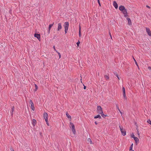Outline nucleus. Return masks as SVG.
I'll return each instance as SVG.
<instances>
[{
    "label": "nucleus",
    "instance_id": "20e7f679",
    "mask_svg": "<svg viewBox=\"0 0 151 151\" xmlns=\"http://www.w3.org/2000/svg\"><path fill=\"white\" fill-rule=\"evenodd\" d=\"M97 111L99 114L103 113V111L101 107L100 106H98L97 107Z\"/></svg>",
    "mask_w": 151,
    "mask_h": 151
},
{
    "label": "nucleus",
    "instance_id": "5701e85b",
    "mask_svg": "<svg viewBox=\"0 0 151 151\" xmlns=\"http://www.w3.org/2000/svg\"><path fill=\"white\" fill-rule=\"evenodd\" d=\"M122 89L123 94L125 93V91L124 88V87H122Z\"/></svg>",
    "mask_w": 151,
    "mask_h": 151
},
{
    "label": "nucleus",
    "instance_id": "f03ea898",
    "mask_svg": "<svg viewBox=\"0 0 151 151\" xmlns=\"http://www.w3.org/2000/svg\"><path fill=\"white\" fill-rule=\"evenodd\" d=\"M70 127H71L72 128V132H73V134H75L76 133V131L74 124L71 122H70Z\"/></svg>",
    "mask_w": 151,
    "mask_h": 151
},
{
    "label": "nucleus",
    "instance_id": "79ce46f5",
    "mask_svg": "<svg viewBox=\"0 0 151 151\" xmlns=\"http://www.w3.org/2000/svg\"><path fill=\"white\" fill-rule=\"evenodd\" d=\"M86 88V87L85 86H84V89H85Z\"/></svg>",
    "mask_w": 151,
    "mask_h": 151
},
{
    "label": "nucleus",
    "instance_id": "4c0bfd02",
    "mask_svg": "<svg viewBox=\"0 0 151 151\" xmlns=\"http://www.w3.org/2000/svg\"><path fill=\"white\" fill-rule=\"evenodd\" d=\"M10 150L11 151H14V149L12 148H10Z\"/></svg>",
    "mask_w": 151,
    "mask_h": 151
},
{
    "label": "nucleus",
    "instance_id": "a878e982",
    "mask_svg": "<svg viewBox=\"0 0 151 151\" xmlns=\"http://www.w3.org/2000/svg\"><path fill=\"white\" fill-rule=\"evenodd\" d=\"M79 36L80 37H81V32L80 31V29L79 30Z\"/></svg>",
    "mask_w": 151,
    "mask_h": 151
},
{
    "label": "nucleus",
    "instance_id": "1a4fd4ad",
    "mask_svg": "<svg viewBox=\"0 0 151 151\" xmlns=\"http://www.w3.org/2000/svg\"><path fill=\"white\" fill-rule=\"evenodd\" d=\"M35 37H36L39 40L40 39V35L39 34L35 33L34 35Z\"/></svg>",
    "mask_w": 151,
    "mask_h": 151
},
{
    "label": "nucleus",
    "instance_id": "39448f33",
    "mask_svg": "<svg viewBox=\"0 0 151 151\" xmlns=\"http://www.w3.org/2000/svg\"><path fill=\"white\" fill-rule=\"evenodd\" d=\"M29 102H30L32 109L33 111H34L35 109V108L34 106L33 103L31 100H30Z\"/></svg>",
    "mask_w": 151,
    "mask_h": 151
},
{
    "label": "nucleus",
    "instance_id": "393cba45",
    "mask_svg": "<svg viewBox=\"0 0 151 151\" xmlns=\"http://www.w3.org/2000/svg\"><path fill=\"white\" fill-rule=\"evenodd\" d=\"M104 78H105L107 80L109 78V76L107 75H105L104 76Z\"/></svg>",
    "mask_w": 151,
    "mask_h": 151
},
{
    "label": "nucleus",
    "instance_id": "2eb2a0df",
    "mask_svg": "<svg viewBox=\"0 0 151 151\" xmlns=\"http://www.w3.org/2000/svg\"><path fill=\"white\" fill-rule=\"evenodd\" d=\"M36 123V121L35 119H33L32 120V124L34 126Z\"/></svg>",
    "mask_w": 151,
    "mask_h": 151
},
{
    "label": "nucleus",
    "instance_id": "ea45409f",
    "mask_svg": "<svg viewBox=\"0 0 151 151\" xmlns=\"http://www.w3.org/2000/svg\"><path fill=\"white\" fill-rule=\"evenodd\" d=\"M148 69L150 70H151V67H148Z\"/></svg>",
    "mask_w": 151,
    "mask_h": 151
},
{
    "label": "nucleus",
    "instance_id": "09e8293b",
    "mask_svg": "<svg viewBox=\"0 0 151 151\" xmlns=\"http://www.w3.org/2000/svg\"><path fill=\"white\" fill-rule=\"evenodd\" d=\"M81 82H82V81H81Z\"/></svg>",
    "mask_w": 151,
    "mask_h": 151
},
{
    "label": "nucleus",
    "instance_id": "7ed1b4c3",
    "mask_svg": "<svg viewBox=\"0 0 151 151\" xmlns=\"http://www.w3.org/2000/svg\"><path fill=\"white\" fill-rule=\"evenodd\" d=\"M119 127L120 129V131L122 134L123 136H125L126 135V132L125 130L123 129V127H121L120 126H119Z\"/></svg>",
    "mask_w": 151,
    "mask_h": 151
},
{
    "label": "nucleus",
    "instance_id": "2f4dec72",
    "mask_svg": "<svg viewBox=\"0 0 151 151\" xmlns=\"http://www.w3.org/2000/svg\"><path fill=\"white\" fill-rule=\"evenodd\" d=\"M80 41H78V42H77L76 44H77V45L78 46L80 44Z\"/></svg>",
    "mask_w": 151,
    "mask_h": 151
},
{
    "label": "nucleus",
    "instance_id": "412c9836",
    "mask_svg": "<svg viewBox=\"0 0 151 151\" xmlns=\"http://www.w3.org/2000/svg\"><path fill=\"white\" fill-rule=\"evenodd\" d=\"M100 114H101L102 117L104 118H105L106 116V115H104L103 112V113H101Z\"/></svg>",
    "mask_w": 151,
    "mask_h": 151
},
{
    "label": "nucleus",
    "instance_id": "e433bc0d",
    "mask_svg": "<svg viewBox=\"0 0 151 151\" xmlns=\"http://www.w3.org/2000/svg\"><path fill=\"white\" fill-rule=\"evenodd\" d=\"M97 1H98V4H99V5L101 6L99 0H97Z\"/></svg>",
    "mask_w": 151,
    "mask_h": 151
},
{
    "label": "nucleus",
    "instance_id": "bb28decb",
    "mask_svg": "<svg viewBox=\"0 0 151 151\" xmlns=\"http://www.w3.org/2000/svg\"><path fill=\"white\" fill-rule=\"evenodd\" d=\"M147 122L148 123L151 125V121L150 120H148L147 121Z\"/></svg>",
    "mask_w": 151,
    "mask_h": 151
},
{
    "label": "nucleus",
    "instance_id": "a18cd8bd",
    "mask_svg": "<svg viewBox=\"0 0 151 151\" xmlns=\"http://www.w3.org/2000/svg\"><path fill=\"white\" fill-rule=\"evenodd\" d=\"M134 134H133V135H132V138H133L134 137Z\"/></svg>",
    "mask_w": 151,
    "mask_h": 151
},
{
    "label": "nucleus",
    "instance_id": "b1692460",
    "mask_svg": "<svg viewBox=\"0 0 151 151\" xmlns=\"http://www.w3.org/2000/svg\"><path fill=\"white\" fill-rule=\"evenodd\" d=\"M133 144L132 143L130 147H129V150H131L132 149L133 147Z\"/></svg>",
    "mask_w": 151,
    "mask_h": 151
},
{
    "label": "nucleus",
    "instance_id": "f8f14e48",
    "mask_svg": "<svg viewBox=\"0 0 151 151\" xmlns=\"http://www.w3.org/2000/svg\"><path fill=\"white\" fill-rule=\"evenodd\" d=\"M125 9V8L123 6L121 5L119 6V9L121 11H123Z\"/></svg>",
    "mask_w": 151,
    "mask_h": 151
},
{
    "label": "nucleus",
    "instance_id": "c03bdc74",
    "mask_svg": "<svg viewBox=\"0 0 151 151\" xmlns=\"http://www.w3.org/2000/svg\"><path fill=\"white\" fill-rule=\"evenodd\" d=\"M95 124H96V125H97V122H95Z\"/></svg>",
    "mask_w": 151,
    "mask_h": 151
},
{
    "label": "nucleus",
    "instance_id": "f257e3e1",
    "mask_svg": "<svg viewBox=\"0 0 151 151\" xmlns=\"http://www.w3.org/2000/svg\"><path fill=\"white\" fill-rule=\"evenodd\" d=\"M68 27L69 23L67 22H65L64 25V27L65 28V34L66 33L68 32Z\"/></svg>",
    "mask_w": 151,
    "mask_h": 151
},
{
    "label": "nucleus",
    "instance_id": "58836bf2",
    "mask_svg": "<svg viewBox=\"0 0 151 151\" xmlns=\"http://www.w3.org/2000/svg\"><path fill=\"white\" fill-rule=\"evenodd\" d=\"M53 48L54 50H56V49H55V46H53Z\"/></svg>",
    "mask_w": 151,
    "mask_h": 151
},
{
    "label": "nucleus",
    "instance_id": "dca6fc26",
    "mask_svg": "<svg viewBox=\"0 0 151 151\" xmlns=\"http://www.w3.org/2000/svg\"><path fill=\"white\" fill-rule=\"evenodd\" d=\"M98 118H99V119H100L101 118V117L99 114L97 115L94 116V118L95 119Z\"/></svg>",
    "mask_w": 151,
    "mask_h": 151
},
{
    "label": "nucleus",
    "instance_id": "de8ad7c7",
    "mask_svg": "<svg viewBox=\"0 0 151 151\" xmlns=\"http://www.w3.org/2000/svg\"><path fill=\"white\" fill-rule=\"evenodd\" d=\"M130 151H134V150H129Z\"/></svg>",
    "mask_w": 151,
    "mask_h": 151
},
{
    "label": "nucleus",
    "instance_id": "aec40b11",
    "mask_svg": "<svg viewBox=\"0 0 151 151\" xmlns=\"http://www.w3.org/2000/svg\"><path fill=\"white\" fill-rule=\"evenodd\" d=\"M114 74L115 75V76L118 78V80H120V78L118 75L116 73H114Z\"/></svg>",
    "mask_w": 151,
    "mask_h": 151
},
{
    "label": "nucleus",
    "instance_id": "ddd939ff",
    "mask_svg": "<svg viewBox=\"0 0 151 151\" xmlns=\"http://www.w3.org/2000/svg\"><path fill=\"white\" fill-rule=\"evenodd\" d=\"M133 138L134 140L135 141L136 143L139 142V139H138V138L137 137H134V135Z\"/></svg>",
    "mask_w": 151,
    "mask_h": 151
},
{
    "label": "nucleus",
    "instance_id": "7c9ffc66",
    "mask_svg": "<svg viewBox=\"0 0 151 151\" xmlns=\"http://www.w3.org/2000/svg\"><path fill=\"white\" fill-rule=\"evenodd\" d=\"M117 108L118 109V110L120 112V113L122 114V112L119 109V107L117 106Z\"/></svg>",
    "mask_w": 151,
    "mask_h": 151
},
{
    "label": "nucleus",
    "instance_id": "473e14b6",
    "mask_svg": "<svg viewBox=\"0 0 151 151\" xmlns=\"http://www.w3.org/2000/svg\"><path fill=\"white\" fill-rule=\"evenodd\" d=\"M58 55H59V59H60L61 58V56L60 54V52H58Z\"/></svg>",
    "mask_w": 151,
    "mask_h": 151
},
{
    "label": "nucleus",
    "instance_id": "cd10ccee",
    "mask_svg": "<svg viewBox=\"0 0 151 151\" xmlns=\"http://www.w3.org/2000/svg\"><path fill=\"white\" fill-rule=\"evenodd\" d=\"M35 89H36L35 91H36L37 89L38 88V87L36 84H35Z\"/></svg>",
    "mask_w": 151,
    "mask_h": 151
},
{
    "label": "nucleus",
    "instance_id": "f704fd0d",
    "mask_svg": "<svg viewBox=\"0 0 151 151\" xmlns=\"http://www.w3.org/2000/svg\"><path fill=\"white\" fill-rule=\"evenodd\" d=\"M109 35H110V37H111V38L112 39V36H111V34L110 31L109 32Z\"/></svg>",
    "mask_w": 151,
    "mask_h": 151
},
{
    "label": "nucleus",
    "instance_id": "f3484780",
    "mask_svg": "<svg viewBox=\"0 0 151 151\" xmlns=\"http://www.w3.org/2000/svg\"><path fill=\"white\" fill-rule=\"evenodd\" d=\"M66 115L67 116V117L68 118H69V119H71V116H70L69 114H68V113L67 112H66Z\"/></svg>",
    "mask_w": 151,
    "mask_h": 151
},
{
    "label": "nucleus",
    "instance_id": "9d476101",
    "mask_svg": "<svg viewBox=\"0 0 151 151\" xmlns=\"http://www.w3.org/2000/svg\"><path fill=\"white\" fill-rule=\"evenodd\" d=\"M62 29V25L60 23H59L58 24V26L57 30L58 31H60Z\"/></svg>",
    "mask_w": 151,
    "mask_h": 151
},
{
    "label": "nucleus",
    "instance_id": "c9c22d12",
    "mask_svg": "<svg viewBox=\"0 0 151 151\" xmlns=\"http://www.w3.org/2000/svg\"><path fill=\"white\" fill-rule=\"evenodd\" d=\"M137 134L138 135H139V132L138 131V129H137Z\"/></svg>",
    "mask_w": 151,
    "mask_h": 151
},
{
    "label": "nucleus",
    "instance_id": "0eeeda50",
    "mask_svg": "<svg viewBox=\"0 0 151 151\" xmlns=\"http://www.w3.org/2000/svg\"><path fill=\"white\" fill-rule=\"evenodd\" d=\"M123 14L124 15V16L125 17H126L127 16V10L126 9H125L123 11H122Z\"/></svg>",
    "mask_w": 151,
    "mask_h": 151
},
{
    "label": "nucleus",
    "instance_id": "6e6552de",
    "mask_svg": "<svg viewBox=\"0 0 151 151\" xmlns=\"http://www.w3.org/2000/svg\"><path fill=\"white\" fill-rule=\"evenodd\" d=\"M43 116L45 121H46L48 120V115L47 113L45 112L43 114Z\"/></svg>",
    "mask_w": 151,
    "mask_h": 151
},
{
    "label": "nucleus",
    "instance_id": "4be33fe9",
    "mask_svg": "<svg viewBox=\"0 0 151 151\" xmlns=\"http://www.w3.org/2000/svg\"><path fill=\"white\" fill-rule=\"evenodd\" d=\"M88 142H89L91 144H93V143H92L91 140V139H90V138H89L88 139Z\"/></svg>",
    "mask_w": 151,
    "mask_h": 151
},
{
    "label": "nucleus",
    "instance_id": "4468645a",
    "mask_svg": "<svg viewBox=\"0 0 151 151\" xmlns=\"http://www.w3.org/2000/svg\"><path fill=\"white\" fill-rule=\"evenodd\" d=\"M54 24V23L50 24L49 25V28H48V33H49L50 32V31L51 29V27Z\"/></svg>",
    "mask_w": 151,
    "mask_h": 151
},
{
    "label": "nucleus",
    "instance_id": "49530a36",
    "mask_svg": "<svg viewBox=\"0 0 151 151\" xmlns=\"http://www.w3.org/2000/svg\"><path fill=\"white\" fill-rule=\"evenodd\" d=\"M57 53H58V51L57 50H55Z\"/></svg>",
    "mask_w": 151,
    "mask_h": 151
},
{
    "label": "nucleus",
    "instance_id": "c756f323",
    "mask_svg": "<svg viewBox=\"0 0 151 151\" xmlns=\"http://www.w3.org/2000/svg\"><path fill=\"white\" fill-rule=\"evenodd\" d=\"M45 121V122H46V124H47V125L49 126V123H48V120H47L46 121Z\"/></svg>",
    "mask_w": 151,
    "mask_h": 151
},
{
    "label": "nucleus",
    "instance_id": "6ab92c4d",
    "mask_svg": "<svg viewBox=\"0 0 151 151\" xmlns=\"http://www.w3.org/2000/svg\"><path fill=\"white\" fill-rule=\"evenodd\" d=\"M127 19L128 21V24L129 25L131 24L132 23L130 19L129 18H127Z\"/></svg>",
    "mask_w": 151,
    "mask_h": 151
},
{
    "label": "nucleus",
    "instance_id": "9b49d317",
    "mask_svg": "<svg viewBox=\"0 0 151 151\" xmlns=\"http://www.w3.org/2000/svg\"><path fill=\"white\" fill-rule=\"evenodd\" d=\"M113 6L116 9L118 7V5L116 1H114L113 2Z\"/></svg>",
    "mask_w": 151,
    "mask_h": 151
},
{
    "label": "nucleus",
    "instance_id": "a19ab883",
    "mask_svg": "<svg viewBox=\"0 0 151 151\" xmlns=\"http://www.w3.org/2000/svg\"><path fill=\"white\" fill-rule=\"evenodd\" d=\"M146 7L147 8H150V7L149 6H148V5H147L146 6Z\"/></svg>",
    "mask_w": 151,
    "mask_h": 151
},
{
    "label": "nucleus",
    "instance_id": "423d86ee",
    "mask_svg": "<svg viewBox=\"0 0 151 151\" xmlns=\"http://www.w3.org/2000/svg\"><path fill=\"white\" fill-rule=\"evenodd\" d=\"M146 32L149 36H151V32L149 28H146Z\"/></svg>",
    "mask_w": 151,
    "mask_h": 151
},
{
    "label": "nucleus",
    "instance_id": "a211bd4d",
    "mask_svg": "<svg viewBox=\"0 0 151 151\" xmlns=\"http://www.w3.org/2000/svg\"><path fill=\"white\" fill-rule=\"evenodd\" d=\"M14 107H13L12 108L11 111V114L12 115H13V112L14 111Z\"/></svg>",
    "mask_w": 151,
    "mask_h": 151
},
{
    "label": "nucleus",
    "instance_id": "72a5a7b5",
    "mask_svg": "<svg viewBox=\"0 0 151 151\" xmlns=\"http://www.w3.org/2000/svg\"><path fill=\"white\" fill-rule=\"evenodd\" d=\"M134 59L135 61V64L137 66H138V64H137V62H136V60H135V59L134 58Z\"/></svg>",
    "mask_w": 151,
    "mask_h": 151
},
{
    "label": "nucleus",
    "instance_id": "c85d7f7f",
    "mask_svg": "<svg viewBox=\"0 0 151 151\" xmlns=\"http://www.w3.org/2000/svg\"><path fill=\"white\" fill-rule=\"evenodd\" d=\"M123 96H124V99H126L127 97H126V96L125 93L123 94Z\"/></svg>",
    "mask_w": 151,
    "mask_h": 151
},
{
    "label": "nucleus",
    "instance_id": "37998d69",
    "mask_svg": "<svg viewBox=\"0 0 151 151\" xmlns=\"http://www.w3.org/2000/svg\"><path fill=\"white\" fill-rule=\"evenodd\" d=\"M80 29V30L81 29V26H80V25H79V30Z\"/></svg>",
    "mask_w": 151,
    "mask_h": 151
}]
</instances>
